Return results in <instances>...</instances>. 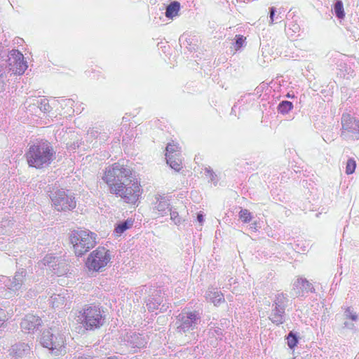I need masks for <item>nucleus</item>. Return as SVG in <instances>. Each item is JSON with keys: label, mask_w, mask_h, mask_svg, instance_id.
<instances>
[{"label": "nucleus", "mask_w": 359, "mask_h": 359, "mask_svg": "<svg viewBox=\"0 0 359 359\" xmlns=\"http://www.w3.org/2000/svg\"><path fill=\"white\" fill-rule=\"evenodd\" d=\"M102 179L111 194L126 203H135L138 200L141 194L140 184L130 168L115 163L105 169Z\"/></svg>", "instance_id": "1"}, {"label": "nucleus", "mask_w": 359, "mask_h": 359, "mask_svg": "<svg viewBox=\"0 0 359 359\" xmlns=\"http://www.w3.org/2000/svg\"><path fill=\"white\" fill-rule=\"evenodd\" d=\"M27 67V62L19 50L13 49L8 51L0 48V93L4 90L5 81L9 72L21 75Z\"/></svg>", "instance_id": "2"}, {"label": "nucleus", "mask_w": 359, "mask_h": 359, "mask_svg": "<svg viewBox=\"0 0 359 359\" xmlns=\"http://www.w3.org/2000/svg\"><path fill=\"white\" fill-rule=\"evenodd\" d=\"M27 163L36 168L48 166L55 158V151L48 141H40L31 145L26 153Z\"/></svg>", "instance_id": "3"}, {"label": "nucleus", "mask_w": 359, "mask_h": 359, "mask_svg": "<svg viewBox=\"0 0 359 359\" xmlns=\"http://www.w3.org/2000/svg\"><path fill=\"white\" fill-rule=\"evenodd\" d=\"M27 271L24 269H18L12 278L0 276V295L5 299H11L19 296L26 290Z\"/></svg>", "instance_id": "4"}, {"label": "nucleus", "mask_w": 359, "mask_h": 359, "mask_svg": "<svg viewBox=\"0 0 359 359\" xmlns=\"http://www.w3.org/2000/svg\"><path fill=\"white\" fill-rule=\"evenodd\" d=\"M103 311L95 305H86L77 316V321L87 330L100 328L104 323Z\"/></svg>", "instance_id": "5"}, {"label": "nucleus", "mask_w": 359, "mask_h": 359, "mask_svg": "<svg viewBox=\"0 0 359 359\" xmlns=\"http://www.w3.org/2000/svg\"><path fill=\"white\" fill-rule=\"evenodd\" d=\"M67 332L62 330L50 328L44 331L41 337V344L43 347L50 350L54 354L60 355L65 353V342Z\"/></svg>", "instance_id": "6"}, {"label": "nucleus", "mask_w": 359, "mask_h": 359, "mask_svg": "<svg viewBox=\"0 0 359 359\" xmlns=\"http://www.w3.org/2000/svg\"><path fill=\"white\" fill-rule=\"evenodd\" d=\"M97 235L88 230L74 231L71 234L70 241L76 256H82L97 243Z\"/></svg>", "instance_id": "7"}, {"label": "nucleus", "mask_w": 359, "mask_h": 359, "mask_svg": "<svg viewBox=\"0 0 359 359\" xmlns=\"http://www.w3.org/2000/svg\"><path fill=\"white\" fill-rule=\"evenodd\" d=\"M200 322L201 315L198 312L183 311L177 317L175 325L179 332L186 333L196 329Z\"/></svg>", "instance_id": "8"}, {"label": "nucleus", "mask_w": 359, "mask_h": 359, "mask_svg": "<svg viewBox=\"0 0 359 359\" xmlns=\"http://www.w3.org/2000/svg\"><path fill=\"white\" fill-rule=\"evenodd\" d=\"M53 205L57 211H67L76 207L74 196L63 189H57L50 195Z\"/></svg>", "instance_id": "9"}, {"label": "nucleus", "mask_w": 359, "mask_h": 359, "mask_svg": "<svg viewBox=\"0 0 359 359\" xmlns=\"http://www.w3.org/2000/svg\"><path fill=\"white\" fill-rule=\"evenodd\" d=\"M110 255L104 248H98L88 256L86 265L89 270L97 271L110 261Z\"/></svg>", "instance_id": "10"}, {"label": "nucleus", "mask_w": 359, "mask_h": 359, "mask_svg": "<svg viewBox=\"0 0 359 359\" xmlns=\"http://www.w3.org/2000/svg\"><path fill=\"white\" fill-rule=\"evenodd\" d=\"M152 203L153 212L158 217H163L171 210L170 200L164 195L156 194Z\"/></svg>", "instance_id": "11"}, {"label": "nucleus", "mask_w": 359, "mask_h": 359, "mask_svg": "<svg viewBox=\"0 0 359 359\" xmlns=\"http://www.w3.org/2000/svg\"><path fill=\"white\" fill-rule=\"evenodd\" d=\"M41 323L42 320L39 316L27 314L22 319L20 325L24 332L31 333L37 330L41 326Z\"/></svg>", "instance_id": "12"}, {"label": "nucleus", "mask_w": 359, "mask_h": 359, "mask_svg": "<svg viewBox=\"0 0 359 359\" xmlns=\"http://www.w3.org/2000/svg\"><path fill=\"white\" fill-rule=\"evenodd\" d=\"M71 301V295L67 290H62L59 294H54L49 299V304L53 308L61 309Z\"/></svg>", "instance_id": "13"}, {"label": "nucleus", "mask_w": 359, "mask_h": 359, "mask_svg": "<svg viewBox=\"0 0 359 359\" xmlns=\"http://www.w3.org/2000/svg\"><path fill=\"white\" fill-rule=\"evenodd\" d=\"M125 341L131 348L140 349L146 346L148 339L139 333L130 332L126 334Z\"/></svg>", "instance_id": "14"}, {"label": "nucleus", "mask_w": 359, "mask_h": 359, "mask_svg": "<svg viewBox=\"0 0 359 359\" xmlns=\"http://www.w3.org/2000/svg\"><path fill=\"white\" fill-rule=\"evenodd\" d=\"M342 129L352 133L359 132V121L350 114H343L341 117Z\"/></svg>", "instance_id": "15"}, {"label": "nucleus", "mask_w": 359, "mask_h": 359, "mask_svg": "<svg viewBox=\"0 0 359 359\" xmlns=\"http://www.w3.org/2000/svg\"><path fill=\"white\" fill-rule=\"evenodd\" d=\"M294 290L297 294L300 295L302 293L313 292L314 288L311 283L306 279L299 278L294 283Z\"/></svg>", "instance_id": "16"}, {"label": "nucleus", "mask_w": 359, "mask_h": 359, "mask_svg": "<svg viewBox=\"0 0 359 359\" xmlns=\"http://www.w3.org/2000/svg\"><path fill=\"white\" fill-rule=\"evenodd\" d=\"M30 353V347L25 343L13 345L10 349V355L15 358H22Z\"/></svg>", "instance_id": "17"}, {"label": "nucleus", "mask_w": 359, "mask_h": 359, "mask_svg": "<svg viewBox=\"0 0 359 359\" xmlns=\"http://www.w3.org/2000/svg\"><path fill=\"white\" fill-rule=\"evenodd\" d=\"M42 264L46 266L54 273L60 275L63 271L60 270V263L55 257L52 255H46L42 260Z\"/></svg>", "instance_id": "18"}, {"label": "nucleus", "mask_w": 359, "mask_h": 359, "mask_svg": "<svg viewBox=\"0 0 359 359\" xmlns=\"http://www.w3.org/2000/svg\"><path fill=\"white\" fill-rule=\"evenodd\" d=\"M285 309L272 306V311L269 317V319L274 324H283L285 322Z\"/></svg>", "instance_id": "19"}, {"label": "nucleus", "mask_w": 359, "mask_h": 359, "mask_svg": "<svg viewBox=\"0 0 359 359\" xmlns=\"http://www.w3.org/2000/svg\"><path fill=\"white\" fill-rule=\"evenodd\" d=\"M205 298L208 301L217 306L224 301V295L216 289L208 290L205 293Z\"/></svg>", "instance_id": "20"}, {"label": "nucleus", "mask_w": 359, "mask_h": 359, "mask_svg": "<svg viewBox=\"0 0 359 359\" xmlns=\"http://www.w3.org/2000/svg\"><path fill=\"white\" fill-rule=\"evenodd\" d=\"M40 97H29L24 103L25 108L31 113H36L41 102Z\"/></svg>", "instance_id": "21"}, {"label": "nucleus", "mask_w": 359, "mask_h": 359, "mask_svg": "<svg viewBox=\"0 0 359 359\" xmlns=\"http://www.w3.org/2000/svg\"><path fill=\"white\" fill-rule=\"evenodd\" d=\"M180 4L178 1H173L166 7L165 16L168 18L172 19L179 14Z\"/></svg>", "instance_id": "22"}, {"label": "nucleus", "mask_w": 359, "mask_h": 359, "mask_svg": "<svg viewBox=\"0 0 359 359\" xmlns=\"http://www.w3.org/2000/svg\"><path fill=\"white\" fill-rule=\"evenodd\" d=\"M133 224L132 219H127L117 224L114 229V233L117 236H121L125 231L130 229Z\"/></svg>", "instance_id": "23"}, {"label": "nucleus", "mask_w": 359, "mask_h": 359, "mask_svg": "<svg viewBox=\"0 0 359 359\" xmlns=\"http://www.w3.org/2000/svg\"><path fill=\"white\" fill-rule=\"evenodd\" d=\"M165 156L166 158L172 157V156H180V148L175 143H168L165 148Z\"/></svg>", "instance_id": "24"}, {"label": "nucleus", "mask_w": 359, "mask_h": 359, "mask_svg": "<svg viewBox=\"0 0 359 359\" xmlns=\"http://www.w3.org/2000/svg\"><path fill=\"white\" fill-rule=\"evenodd\" d=\"M161 304V299L158 297H149L147 300V308L150 311H154L159 308Z\"/></svg>", "instance_id": "25"}, {"label": "nucleus", "mask_w": 359, "mask_h": 359, "mask_svg": "<svg viewBox=\"0 0 359 359\" xmlns=\"http://www.w3.org/2000/svg\"><path fill=\"white\" fill-rule=\"evenodd\" d=\"M344 319L351 320L353 322H358L359 320L358 314L351 306H348L344 309Z\"/></svg>", "instance_id": "26"}, {"label": "nucleus", "mask_w": 359, "mask_h": 359, "mask_svg": "<svg viewBox=\"0 0 359 359\" xmlns=\"http://www.w3.org/2000/svg\"><path fill=\"white\" fill-rule=\"evenodd\" d=\"M167 163L176 171H179L182 168V161L180 156H172V157L166 158Z\"/></svg>", "instance_id": "27"}, {"label": "nucleus", "mask_w": 359, "mask_h": 359, "mask_svg": "<svg viewBox=\"0 0 359 359\" xmlns=\"http://www.w3.org/2000/svg\"><path fill=\"white\" fill-rule=\"evenodd\" d=\"M287 302V297L283 293H278L276 295L273 306L283 308L285 309Z\"/></svg>", "instance_id": "28"}, {"label": "nucleus", "mask_w": 359, "mask_h": 359, "mask_svg": "<svg viewBox=\"0 0 359 359\" xmlns=\"http://www.w3.org/2000/svg\"><path fill=\"white\" fill-rule=\"evenodd\" d=\"M293 108V104L290 101H282L278 107V110L283 114H287Z\"/></svg>", "instance_id": "29"}, {"label": "nucleus", "mask_w": 359, "mask_h": 359, "mask_svg": "<svg viewBox=\"0 0 359 359\" xmlns=\"http://www.w3.org/2000/svg\"><path fill=\"white\" fill-rule=\"evenodd\" d=\"M334 13L339 19L344 18L345 14L344 11L343 3L341 1L338 0L334 4Z\"/></svg>", "instance_id": "30"}, {"label": "nucleus", "mask_w": 359, "mask_h": 359, "mask_svg": "<svg viewBox=\"0 0 359 359\" xmlns=\"http://www.w3.org/2000/svg\"><path fill=\"white\" fill-rule=\"evenodd\" d=\"M356 168V161L354 158H350L348 159L346 165V173L351 175L354 172Z\"/></svg>", "instance_id": "31"}, {"label": "nucleus", "mask_w": 359, "mask_h": 359, "mask_svg": "<svg viewBox=\"0 0 359 359\" xmlns=\"http://www.w3.org/2000/svg\"><path fill=\"white\" fill-rule=\"evenodd\" d=\"M239 218L244 222L248 223L252 219V215L247 209H241L239 212Z\"/></svg>", "instance_id": "32"}, {"label": "nucleus", "mask_w": 359, "mask_h": 359, "mask_svg": "<svg viewBox=\"0 0 359 359\" xmlns=\"http://www.w3.org/2000/svg\"><path fill=\"white\" fill-rule=\"evenodd\" d=\"M298 339L297 337L290 332L287 337V345L290 348H293L297 344Z\"/></svg>", "instance_id": "33"}, {"label": "nucleus", "mask_w": 359, "mask_h": 359, "mask_svg": "<svg viewBox=\"0 0 359 359\" xmlns=\"http://www.w3.org/2000/svg\"><path fill=\"white\" fill-rule=\"evenodd\" d=\"M356 323L357 322H353L351 320L344 319V327L347 330H350L351 331L355 332V331H357V327L355 325Z\"/></svg>", "instance_id": "34"}, {"label": "nucleus", "mask_w": 359, "mask_h": 359, "mask_svg": "<svg viewBox=\"0 0 359 359\" xmlns=\"http://www.w3.org/2000/svg\"><path fill=\"white\" fill-rule=\"evenodd\" d=\"M49 109H50V105L48 104V100L44 97H42L41 104L39 107V109L41 111L46 112V111H48Z\"/></svg>", "instance_id": "35"}, {"label": "nucleus", "mask_w": 359, "mask_h": 359, "mask_svg": "<svg viewBox=\"0 0 359 359\" xmlns=\"http://www.w3.org/2000/svg\"><path fill=\"white\" fill-rule=\"evenodd\" d=\"M209 334L212 337H215L216 339L220 338L222 335V329L219 327H217L213 330L210 329L209 331Z\"/></svg>", "instance_id": "36"}, {"label": "nucleus", "mask_w": 359, "mask_h": 359, "mask_svg": "<svg viewBox=\"0 0 359 359\" xmlns=\"http://www.w3.org/2000/svg\"><path fill=\"white\" fill-rule=\"evenodd\" d=\"M170 219L174 222L175 224H178L180 223V218L179 217V214L177 211H172L170 210Z\"/></svg>", "instance_id": "37"}, {"label": "nucleus", "mask_w": 359, "mask_h": 359, "mask_svg": "<svg viewBox=\"0 0 359 359\" xmlns=\"http://www.w3.org/2000/svg\"><path fill=\"white\" fill-rule=\"evenodd\" d=\"M245 38H243V36H240V35H236V43H235V48L237 50V49H239L241 47H242L244 41H245Z\"/></svg>", "instance_id": "38"}, {"label": "nucleus", "mask_w": 359, "mask_h": 359, "mask_svg": "<svg viewBox=\"0 0 359 359\" xmlns=\"http://www.w3.org/2000/svg\"><path fill=\"white\" fill-rule=\"evenodd\" d=\"M276 8L274 7L270 8V24H273L275 20H278L280 18L278 15L275 19Z\"/></svg>", "instance_id": "39"}, {"label": "nucleus", "mask_w": 359, "mask_h": 359, "mask_svg": "<svg viewBox=\"0 0 359 359\" xmlns=\"http://www.w3.org/2000/svg\"><path fill=\"white\" fill-rule=\"evenodd\" d=\"M205 175L208 177L210 178V181L216 183V181L215 180V174L210 168H205Z\"/></svg>", "instance_id": "40"}, {"label": "nucleus", "mask_w": 359, "mask_h": 359, "mask_svg": "<svg viewBox=\"0 0 359 359\" xmlns=\"http://www.w3.org/2000/svg\"><path fill=\"white\" fill-rule=\"evenodd\" d=\"M5 320H6L5 311L2 309H0V325L1 324H3V323L5 321Z\"/></svg>", "instance_id": "41"}, {"label": "nucleus", "mask_w": 359, "mask_h": 359, "mask_svg": "<svg viewBox=\"0 0 359 359\" xmlns=\"http://www.w3.org/2000/svg\"><path fill=\"white\" fill-rule=\"evenodd\" d=\"M197 221L202 225L203 222H204V217L202 213H198L197 215Z\"/></svg>", "instance_id": "42"}, {"label": "nucleus", "mask_w": 359, "mask_h": 359, "mask_svg": "<svg viewBox=\"0 0 359 359\" xmlns=\"http://www.w3.org/2000/svg\"><path fill=\"white\" fill-rule=\"evenodd\" d=\"M250 228L252 229H253L254 231H257V222H254V223L251 224Z\"/></svg>", "instance_id": "43"}, {"label": "nucleus", "mask_w": 359, "mask_h": 359, "mask_svg": "<svg viewBox=\"0 0 359 359\" xmlns=\"http://www.w3.org/2000/svg\"><path fill=\"white\" fill-rule=\"evenodd\" d=\"M90 134H91L92 135H94V130H92V131L90 132Z\"/></svg>", "instance_id": "44"}, {"label": "nucleus", "mask_w": 359, "mask_h": 359, "mask_svg": "<svg viewBox=\"0 0 359 359\" xmlns=\"http://www.w3.org/2000/svg\"><path fill=\"white\" fill-rule=\"evenodd\" d=\"M235 107H236V106L234 105V106L232 107V111H233V110H234Z\"/></svg>", "instance_id": "45"}, {"label": "nucleus", "mask_w": 359, "mask_h": 359, "mask_svg": "<svg viewBox=\"0 0 359 359\" xmlns=\"http://www.w3.org/2000/svg\"><path fill=\"white\" fill-rule=\"evenodd\" d=\"M355 359H359V356H358V357H357Z\"/></svg>", "instance_id": "46"}]
</instances>
